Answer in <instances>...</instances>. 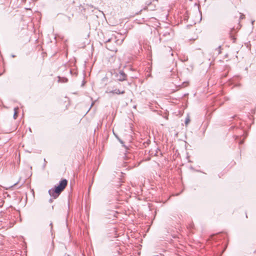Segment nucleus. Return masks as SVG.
<instances>
[{"label": "nucleus", "instance_id": "obj_20", "mask_svg": "<svg viewBox=\"0 0 256 256\" xmlns=\"http://www.w3.org/2000/svg\"><path fill=\"white\" fill-rule=\"evenodd\" d=\"M67 18H68V21H70V17H67Z\"/></svg>", "mask_w": 256, "mask_h": 256}, {"label": "nucleus", "instance_id": "obj_7", "mask_svg": "<svg viewBox=\"0 0 256 256\" xmlns=\"http://www.w3.org/2000/svg\"><path fill=\"white\" fill-rule=\"evenodd\" d=\"M152 1H151V0H150V1H148V2H146V4H145L146 6H145V7L144 8V10H147V9H148V6H150V4H152Z\"/></svg>", "mask_w": 256, "mask_h": 256}, {"label": "nucleus", "instance_id": "obj_8", "mask_svg": "<svg viewBox=\"0 0 256 256\" xmlns=\"http://www.w3.org/2000/svg\"><path fill=\"white\" fill-rule=\"evenodd\" d=\"M18 109V108H14V119H16L18 116V112H17Z\"/></svg>", "mask_w": 256, "mask_h": 256}, {"label": "nucleus", "instance_id": "obj_3", "mask_svg": "<svg viewBox=\"0 0 256 256\" xmlns=\"http://www.w3.org/2000/svg\"><path fill=\"white\" fill-rule=\"evenodd\" d=\"M112 76L116 80L120 82L126 80L127 78V74L122 70H120L118 72H114Z\"/></svg>", "mask_w": 256, "mask_h": 256}, {"label": "nucleus", "instance_id": "obj_13", "mask_svg": "<svg viewBox=\"0 0 256 256\" xmlns=\"http://www.w3.org/2000/svg\"><path fill=\"white\" fill-rule=\"evenodd\" d=\"M240 18H241V20L243 19L244 18V16L242 13H241Z\"/></svg>", "mask_w": 256, "mask_h": 256}, {"label": "nucleus", "instance_id": "obj_5", "mask_svg": "<svg viewBox=\"0 0 256 256\" xmlns=\"http://www.w3.org/2000/svg\"><path fill=\"white\" fill-rule=\"evenodd\" d=\"M110 93H112L114 94H124L125 93L124 90H120L119 89H115L114 90H112L109 92Z\"/></svg>", "mask_w": 256, "mask_h": 256}, {"label": "nucleus", "instance_id": "obj_10", "mask_svg": "<svg viewBox=\"0 0 256 256\" xmlns=\"http://www.w3.org/2000/svg\"><path fill=\"white\" fill-rule=\"evenodd\" d=\"M116 138H118V141L122 144H123V146H125L124 144V142L121 140L116 135Z\"/></svg>", "mask_w": 256, "mask_h": 256}, {"label": "nucleus", "instance_id": "obj_18", "mask_svg": "<svg viewBox=\"0 0 256 256\" xmlns=\"http://www.w3.org/2000/svg\"><path fill=\"white\" fill-rule=\"evenodd\" d=\"M238 144H240V140H238Z\"/></svg>", "mask_w": 256, "mask_h": 256}, {"label": "nucleus", "instance_id": "obj_1", "mask_svg": "<svg viewBox=\"0 0 256 256\" xmlns=\"http://www.w3.org/2000/svg\"><path fill=\"white\" fill-rule=\"evenodd\" d=\"M124 38L120 34H112V36L106 40V47L112 52H116L117 49L114 46H112L111 43H115L117 45H121L124 40Z\"/></svg>", "mask_w": 256, "mask_h": 256}, {"label": "nucleus", "instance_id": "obj_19", "mask_svg": "<svg viewBox=\"0 0 256 256\" xmlns=\"http://www.w3.org/2000/svg\"><path fill=\"white\" fill-rule=\"evenodd\" d=\"M152 2H158V0H152Z\"/></svg>", "mask_w": 256, "mask_h": 256}, {"label": "nucleus", "instance_id": "obj_2", "mask_svg": "<svg viewBox=\"0 0 256 256\" xmlns=\"http://www.w3.org/2000/svg\"><path fill=\"white\" fill-rule=\"evenodd\" d=\"M67 184L68 180L66 179L62 180L58 186H55L54 188L48 190L49 194L53 199H56L64 190Z\"/></svg>", "mask_w": 256, "mask_h": 256}, {"label": "nucleus", "instance_id": "obj_11", "mask_svg": "<svg viewBox=\"0 0 256 256\" xmlns=\"http://www.w3.org/2000/svg\"><path fill=\"white\" fill-rule=\"evenodd\" d=\"M220 46H219L218 48L216 50H218V54H220Z\"/></svg>", "mask_w": 256, "mask_h": 256}, {"label": "nucleus", "instance_id": "obj_15", "mask_svg": "<svg viewBox=\"0 0 256 256\" xmlns=\"http://www.w3.org/2000/svg\"><path fill=\"white\" fill-rule=\"evenodd\" d=\"M50 202H52V198H50Z\"/></svg>", "mask_w": 256, "mask_h": 256}, {"label": "nucleus", "instance_id": "obj_22", "mask_svg": "<svg viewBox=\"0 0 256 256\" xmlns=\"http://www.w3.org/2000/svg\"><path fill=\"white\" fill-rule=\"evenodd\" d=\"M254 20H252V24H254Z\"/></svg>", "mask_w": 256, "mask_h": 256}, {"label": "nucleus", "instance_id": "obj_14", "mask_svg": "<svg viewBox=\"0 0 256 256\" xmlns=\"http://www.w3.org/2000/svg\"><path fill=\"white\" fill-rule=\"evenodd\" d=\"M94 104V102H92V104H91V106H90V109L92 106Z\"/></svg>", "mask_w": 256, "mask_h": 256}, {"label": "nucleus", "instance_id": "obj_21", "mask_svg": "<svg viewBox=\"0 0 256 256\" xmlns=\"http://www.w3.org/2000/svg\"><path fill=\"white\" fill-rule=\"evenodd\" d=\"M12 58H14L16 56H15L14 55L12 54Z\"/></svg>", "mask_w": 256, "mask_h": 256}, {"label": "nucleus", "instance_id": "obj_23", "mask_svg": "<svg viewBox=\"0 0 256 256\" xmlns=\"http://www.w3.org/2000/svg\"><path fill=\"white\" fill-rule=\"evenodd\" d=\"M170 48V51H171L172 50L170 48Z\"/></svg>", "mask_w": 256, "mask_h": 256}, {"label": "nucleus", "instance_id": "obj_4", "mask_svg": "<svg viewBox=\"0 0 256 256\" xmlns=\"http://www.w3.org/2000/svg\"><path fill=\"white\" fill-rule=\"evenodd\" d=\"M250 126H248L246 128H244L242 130L243 134L241 136H242V140L241 139V145L244 144V140L248 137V130L250 128Z\"/></svg>", "mask_w": 256, "mask_h": 256}, {"label": "nucleus", "instance_id": "obj_17", "mask_svg": "<svg viewBox=\"0 0 256 256\" xmlns=\"http://www.w3.org/2000/svg\"><path fill=\"white\" fill-rule=\"evenodd\" d=\"M246 44V47L248 48V44L247 43V44Z\"/></svg>", "mask_w": 256, "mask_h": 256}, {"label": "nucleus", "instance_id": "obj_12", "mask_svg": "<svg viewBox=\"0 0 256 256\" xmlns=\"http://www.w3.org/2000/svg\"><path fill=\"white\" fill-rule=\"evenodd\" d=\"M50 231L52 232V222L50 223Z\"/></svg>", "mask_w": 256, "mask_h": 256}, {"label": "nucleus", "instance_id": "obj_24", "mask_svg": "<svg viewBox=\"0 0 256 256\" xmlns=\"http://www.w3.org/2000/svg\"><path fill=\"white\" fill-rule=\"evenodd\" d=\"M2 74V73H0V76H1Z\"/></svg>", "mask_w": 256, "mask_h": 256}, {"label": "nucleus", "instance_id": "obj_9", "mask_svg": "<svg viewBox=\"0 0 256 256\" xmlns=\"http://www.w3.org/2000/svg\"><path fill=\"white\" fill-rule=\"evenodd\" d=\"M190 122V118H189L188 116H187V118H186V120H185V124L186 125L188 124Z\"/></svg>", "mask_w": 256, "mask_h": 256}, {"label": "nucleus", "instance_id": "obj_6", "mask_svg": "<svg viewBox=\"0 0 256 256\" xmlns=\"http://www.w3.org/2000/svg\"><path fill=\"white\" fill-rule=\"evenodd\" d=\"M68 80L66 78L58 76V82H66Z\"/></svg>", "mask_w": 256, "mask_h": 256}, {"label": "nucleus", "instance_id": "obj_16", "mask_svg": "<svg viewBox=\"0 0 256 256\" xmlns=\"http://www.w3.org/2000/svg\"><path fill=\"white\" fill-rule=\"evenodd\" d=\"M232 39H233V40H233V42H235V39H236V38H232Z\"/></svg>", "mask_w": 256, "mask_h": 256}]
</instances>
